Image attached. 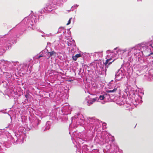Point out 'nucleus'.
<instances>
[{"mask_svg": "<svg viewBox=\"0 0 153 153\" xmlns=\"http://www.w3.org/2000/svg\"><path fill=\"white\" fill-rule=\"evenodd\" d=\"M152 39L148 43H142L129 48L128 56L132 59L138 57L139 58L143 54V52H152V50H153V36Z\"/></svg>", "mask_w": 153, "mask_h": 153, "instance_id": "f257e3e1", "label": "nucleus"}, {"mask_svg": "<svg viewBox=\"0 0 153 153\" xmlns=\"http://www.w3.org/2000/svg\"><path fill=\"white\" fill-rule=\"evenodd\" d=\"M109 97V95L106 94L103 95H101L99 98L96 97L93 98L91 96H88L85 98L84 103L88 105H90L92 104L94 102L97 101L100 102V100H103L104 102H105L106 101V99L107 97L108 98Z\"/></svg>", "mask_w": 153, "mask_h": 153, "instance_id": "f03ea898", "label": "nucleus"}, {"mask_svg": "<svg viewBox=\"0 0 153 153\" xmlns=\"http://www.w3.org/2000/svg\"><path fill=\"white\" fill-rule=\"evenodd\" d=\"M107 53L108 54L106 56V59L107 60L105 63L106 66H107L108 65H109L111 63L116 59H114L113 53H112L110 52L109 50L107 51Z\"/></svg>", "mask_w": 153, "mask_h": 153, "instance_id": "7ed1b4c3", "label": "nucleus"}, {"mask_svg": "<svg viewBox=\"0 0 153 153\" xmlns=\"http://www.w3.org/2000/svg\"><path fill=\"white\" fill-rule=\"evenodd\" d=\"M126 48L124 49L116 48L114 49V54L116 55V58H120L122 59L123 53L127 51Z\"/></svg>", "mask_w": 153, "mask_h": 153, "instance_id": "20e7f679", "label": "nucleus"}, {"mask_svg": "<svg viewBox=\"0 0 153 153\" xmlns=\"http://www.w3.org/2000/svg\"><path fill=\"white\" fill-rule=\"evenodd\" d=\"M10 43V41L7 39L2 40L0 42V47L1 49L5 50L7 47H8Z\"/></svg>", "mask_w": 153, "mask_h": 153, "instance_id": "39448f33", "label": "nucleus"}, {"mask_svg": "<svg viewBox=\"0 0 153 153\" xmlns=\"http://www.w3.org/2000/svg\"><path fill=\"white\" fill-rule=\"evenodd\" d=\"M139 93L137 95L135 96V100L136 102L138 103H141L142 101V96L144 94L143 92L142 91V90L140 89H138Z\"/></svg>", "mask_w": 153, "mask_h": 153, "instance_id": "423d86ee", "label": "nucleus"}, {"mask_svg": "<svg viewBox=\"0 0 153 153\" xmlns=\"http://www.w3.org/2000/svg\"><path fill=\"white\" fill-rule=\"evenodd\" d=\"M75 119H76V123L77 125L82 124L83 122V117L80 113H77L74 116Z\"/></svg>", "mask_w": 153, "mask_h": 153, "instance_id": "0eeeda50", "label": "nucleus"}, {"mask_svg": "<svg viewBox=\"0 0 153 153\" xmlns=\"http://www.w3.org/2000/svg\"><path fill=\"white\" fill-rule=\"evenodd\" d=\"M150 64H151V65L153 67V61H152L151 62H150ZM149 64L150 63H149L147 66L144 65L141 66L140 65H138L137 66V73H138V72L139 73H141V72L143 71V70L145 69L147 70L148 69V67L150 66Z\"/></svg>", "mask_w": 153, "mask_h": 153, "instance_id": "6e6552de", "label": "nucleus"}, {"mask_svg": "<svg viewBox=\"0 0 153 153\" xmlns=\"http://www.w3.org/2000/svg\"><path fill=\"white\" fill-rule=\"evenodd\" d=\"M136 91L131 86L128 85L127 87V88L125 89V92L126 94H127V92H128L130 95H134L136 94Z\"/></svg>", "mask_w": 153, "mask_h": 153, "instance_id": "1a4fd4ad", "label": "nucleus"}, {"mask_svg": "<svg viewBox=\"0 0 153 153\" xmlns=\"http://www.w3.org/2000/svg\"><path fill=\"white\" fill-rule=\"evenodd\" d=\"M126 102V99L124 96H120L117 100V103L120 105L124 104Z\"/></svg>", "mask_w": 153, "mask_h": 153, "instance_id": "9d476101", "label": "nucleus"}, {"mask_svg": "<svg viewBox=\"0 0 153 153\" xmlns=\"http://www.w3.org/2000/svg\"><path fill=\"white\" fill-rule=\"evenodd\" d=\"M123 76L122 71L120 69L119 70L115 75L116 80H120L123 78Z\"/></svg>", "mask_w": 153, "mask_h": 153, "instance_id": "9b49d317", "label": "nucleus"}, {"mask_svg": "<svg viewBox=\"0 0 153 153\" xmlns=\"http://www.w3.org/2000/svg\"><path fill=\"white\" fill-rule=\"evenodd\" d=\"M65 104L62 107V112H67L66 114H68V113L71 110V108L68 104Z\"/></svg>", "mask_w": 153, "mask_h": 153, "instance_id": "f8f14e48", "label": "nucleus"}, {"mask_svg": "<svg viewBox=\"0 0 153 153\" xmlns=\"http://www.w3.org/2000/svg\"><path fill=\"white\" fill-rule=\"evenodd\" d=\"M121 86V84L120 83H118L115 86L114 88L112 90H109L108 91L109 92H114L117 91V88L120 87Z\"/></svg>", "mask_w": 153, "mask_h": 153, "instance_id": "ddd939ff", "label": "nucleus"}, {"mask_svg": "<svg viewBox=\"0 0 153 153\" xmlns=\"http://www.w3.org/2000/svg\"><path fill=\"white\" fill-rule=\"evenodd\" d=\"M56 54V52H55L54 51H52L51 52L48 51L47 54V55L48 57V59H49L52 56H55Z\"/></svg>", "mask_w": 153, "mask_h": 153, "instance_id": "4468645a", "label": "nucleus"}, {"mask_svg": "<svg viewBox=\"0 0 153 153\" xmlns=\"http://www.w3.org/2000/svg\"><path fill=\"white\" fill-rule=\"evenodd\" d=\"M102 56V52H97L94 53V56L96 58L101 57Z\"/></svg>", "mask_w": 153, "mask_h": 153, "instance_id": "2eb2a0df", "label": "nucleus"}, {"mask_svg": "<svg viewBox=\"0 0 153 153\" xmlns=\"http://www.w3.org/2000/svg\"><path fill=\"white\" fill-rule=\"evenodd\" d=\"M82 55L80 54H78L76 55L75 56H72L73 60L75 61L76 60L77 58L81 57Z\"/></svg>", "mask_w": 153, "mask_h": 153, "instance_id": "dca6fc26", "label": "nucleus"}, {"mask_svg": "<svg viewBox=\"0 0 153 153\" xmlns=\"http://www.w3.org/2000/svg\"><path fill=\"white\" fill-rule=\"evenodd\" d=\"M68 46H76L75 41L73 40L71 42H68Z\"/></svg>", "mask_w": 153, "mask_h": 153, "instance_id": "f3484780", "label": "nucleus"}, {"mask_svg": "<svg viewBox=\"0 0 153 153\" xmlns=\"http://www.w3.org/2000/svg\"><path fill=\"white\" fill-rule=\"evenodd\" d=\"M22 66L23 67V68H22L24 70H25L27 69L28 68V67L27 66L26 64H22Z\"/></svg>", "mask_w": 153, "mask_h": 153, "instance_id": "a211bd4d", "label": "nucleus"}, {"mask_svg": "<svg viewBox=\"0 0 153 153\" xmlns=\"http://www.w3.org/2000/svg\"><path fill=\"white\" fill-rule=\"evenodd\" d=\"M103 134H105V135L104 137L105 138H107V137H108V135H109V134H108L106 131H104V132L102 133L103 135Z\"/></svg>", "mask_w": 153, "mask_h": 153, "instance_id": "6ab92c4d", "label": "nucleus"}, {"mask_svg": "<svg viewBox=\"0 0 153 153\" xmlns=\"http://www.w3.org/2000/svg\"><path fill=\"white\" fill-rule=\"evenodd\" d=\"M152 52H151L149 54V56H148V58H149V56H150L152 57L153 58V50H152V52Z\"/></svg>", "mask_w": 153, "mask_h": 153, "instance_id": "aec40b11", "label": "nucleus"}, {"mask_svg": "<svg viewBox=\"0 0 153 153\" xmlns=\"http://www.w3.org/2000/svg\"><path fill=\"white\" fill-rule=\"evenodd\" d=\"M106 124L105 123H103L102 124V126L103 129H105L106 128Z\"/></svg>", "mask_w": 153, "mask_h": 153, "instance_id": "412c9836", "label": "nucleus"}, {"mask_svg": "<svg viewBox=\"0 0 153 153\" xmlns=\"http://www.w3.org/2000/svg\"><path fill=\"white\" fill-rule=\"evenodd\" d=\"M150 79H149V78L148 79V80L149 81H152V79H153V75H150L149 76Z\"/></svg>", "mask_w": 153, "mask_h": 153, "instance_id": "4be33fe9", "label": "nucleus"}, {"mask_svg": "<svg viewBox=\"0 0 153 153\" xmlns=\"http://www.w3.org/2000/svg\"><path fill=\"white\" fill-rule=\"evenodd\" d=\"M72 19V18H71L68 21V23L66 25H69L71 23V20Z\"/></svg>", "mask_w": 153, "mask_h": 153, "instance_id": "5701e85b", "label": "nucleus"}, {"mask_svg": "<svg viewBox=\"0 0 153 153\" xmlns=\"http://www.w3.org/2000/svg\"><path fill=\"white\" fill-rule=\"evenodd\" d=\"M49 8V7H46V8L48 10V11L49 12H50L52 10H51V9H48Z\"/></svg>", "mask_w": 153, "mask_h": 153, "instance_id": "b1692460", "label": "nucleus"}, {"mask_svg": "<svg viewBox=\"0 0 153 153\" xmlns=\"http://www.w3.org/2000/svg\"><path fill=\"white\" fill-rule=\"evenodd\" d=\"M2 144L1 143H0V150H1L2 149L1 147L2 146Z\"/></svg>", "mask_w": 153, "mask_h": 153, "instance_id": "393cba45", "label": "nucleus"}, {"mask_svg": "<svg viewBox=\"0 0 153 153\" xmlns=\"http://www.w3.org/2000/svg\"><path fill=\"white\" fill-rule=\"evenodd\" d=\"M67 33H68V36H70V35H71V33L70 31H68Z\"/></svg>", "mask_w": 153, "mask_h": 153, "instance_id": "a878e982", "label": "nucleus"}, {"mask_svg": "<svg viewBox=\"0 0 153 153\" xmlns=\"http://www.w3.org/2000/svg\"><path fill=\"white\" fill-rule=\"evenodd\" d=\"M78 6L77 5H74L73 6H72L71 7V8H73L74 7H77Z\"/></svg>", "mask_w": 153, "mask_h": 153, "instance_id": "bb28decb", "label": "nucleus"}, {"mask_svg": "<svg viewBox=\"0 0 153 153\" xmlns=\"http://www.w3.org/2000/svg\"><path fill=\"white\" fill-rule=\"evenodd\" d=\"M48 36H51L52 34L51 33H50L49 34H46Z\"/></svg>", "mask_w": 153, "mask_h": 153, "instance_id": "cd10ccee", "label": "nucleus"}, {"mask_svg": "<svg viewBox=\"0 0 153 153\" xmlns=\"http://www.w3.org/2000/svg\"><path fill=\"white\" fill-rule=\"evenodd\" d=\"M38 20V19H36L35 20H34V22H35V23H36V22H37V20Z\"/></svg>", "mask_w": 153, "mask_h": 153, "instance_id": "c85d7f7f", "label": "nucleus"}, {"mask_svg": "<svg viewBox=\"0 0 153 153\" xmlns=\"http://www.w3.org/2000/svg\"><path fill=\"white\" fill-rule=\"evenodd\" d=\"M43 56L42 55H40L39 56V58H40V57H42Z\"/></svg>", "mask_w": 153, "mask_h": 153, "instance_id": "c756f323", "label": "nucleus"}, {"mask_svg": "<svg viewBox=\"0 0 153 153\" xmlns=\"http://www.w3.org/2000/svg\"><path fill=\"white\" fill-rule=\"evenodd\" d=\"M10 126V125H9V126H8V127L9 128H11V127Z\"/></svg>", "mask_w": 153, "mask_h": 153, "instance_id": "7c9ffc66", "label": "nucleus"}, {"mask_svg": "<svg viewBox=\"0 0 153 153\" xmlns=\"http://www.w3.org/2000/svg\"><path fill=\"white\" fill-rule=\"evenodd\" d=\"M113 81H111V83H112L113 82Z\"/></svg>", "mask_w": 153, "mask_h": 153, "instance_id": "2f4dec72", "label": "nucleus"}, {"mask_svg": "<svg viewBox=\"0 0 153 153\" xmlns=\"http://www.w3.org/2000/svg\"><path fill=\"white\" fill-rule=\"evenodd\" d=\"M57 0H53L54 1H56Z\"/></svg>", "mask_w": 153, "mask_h": 153, "instance_id": "473e14b6", "label": "nucleus"}, {"mask_svg": "<svg viewBox=\"0 0 153 153\" xmlns=\"http://www.w3.org/2000/svg\"><path fill=\"white\" fill-rule=\"evenodd\" d=\"M30 24L31 25H32V26L33 24H31V23H30Z\"/></svg>", "mask_w": 153, "mask_h": 153, "instance_id": "72a5a7b5", "label": "nucleus"}, {"mask_svg": "<svg viewBox=\"0 0 153 153\" xmlns=\"http://www.w3.org/2000/svg\"><path fill=\"white\" fill-rule=\"evenodd\" d=\"M141 0H137V1H141Z\"/></svg>", "mask_w": 153, "mask_h": 153, "instance_id": "f704fd0d", "label": "nucleus"}, {"mask_svg": "<svg viewBox=\"0 0 153 153\" xmlns=\"http://www.w3.org/2000/svg\"><path fill=\"white\" fill-rule=\"evenodd\" d=\"M49 129L48 128H46V129Z\"/></svg>", "mask_w": 153, "mask_h": 153, "instance_id": "c9c22d12", "label": "nucleus"}, {"mask_svg": "<svg viewBox=\"0 0 153 153\" xmlns=\"http://www.w3.org/2000/svg\"><path fill=\"white\" fill-rule=\"evenodd\" d=\"M42 37H43V35H42Z\"/></svg>", "mask_w": 153, "mask_h": 153, "instance_id": "e433bc0d", "label": "nucleus"}, {"mask_svg": "<svg viewBox=\"0 0 153 153\" xmlns=\"http://www.w3.org/2000/svg\"><path fill=\"white\" fill-rule=\"evenodd\" d=\"M102 104H104V102H102Z\"/></svg>", "mask_w": 153, "mask_h": 153, "instance_id": "4c0bfd02", "label": "nucleus"}, {"mask_svg": "<svg viewBox=\"0 0 153 153\" xmlns=\"http://www.w3.org/2000/svg\"><path fill=\"white\" fill-rule=\"evenodd\" d=\"M2 62V61H1L0 60V62Z\"/></svg>", "mask_w": 153, "mask_h": 153, "instance_id": "58836bf2", "label": "nucleus"}]
</instances>
